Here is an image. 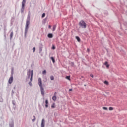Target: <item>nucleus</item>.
<instances>
[{
    "instance_id": "nucleus-1",
    "label": "nucleus",
    "mask_w": 127,
    "mask_h": 127,
    "mask_svg": "<svg viewBox=\"0 0 127 127\" xmlns=\"http://www.w3.org/2000/svg\"><path fill=\"white\" fill-rule=\"evenodd\" d=\"M38 85L40 88L42 96H44V89H43V87H42V81L41 80V78H38Z\"/></svg>"
},
{
    "instance_id": "nucleus-2",
    "label": "nucleus",
    "mask_w": 127,
    "mask_h": 127,
    "mask_svg": "<svg viewBox=\"0 0 127 127\" xmlns=\"http://www.w3.org/2000/svg\"><path fill=\"white\" fill-rule=\"evenodd\" d=\"M79 26L82 27V28H86V27H87V24H86L85 21H84V20H81L79 22Z\"/></svg>"
},
{
    "instance_id": "nucleus-3",
    "label": "nucleus",
    "mask_w": 127,
    "mask_h": 127,
    "mask_svg": "<svg viewBox=\"0 0 127 127\" xmlns=\"http://www.w3.org/2000/svg\"><path fill=\"white\" fill-rule=\"evenodd\" d=\"M29 24H30V21L28 20L26 21V23L25 33H27V31H28V26H29Z\"/></svg>"
},
{
    "instance_id": "nucleus-4",
    "label": "nucleus",
    "mask_w": 127,
    "mask_h": 127,
    "mask_svg": "<svg viewBox=\"0 0 127 127\" xmlns=\"http://www.w3.org/2000/svg\"><path fill=\"white\" fill-rule=\"evenodd\" d=\"M13 82V75H11L10 77L9 78L8 83L9 84H11Z\"/></svg>"
},
{
    "instance_id": "nucleus-5",
    "label": "nucleus",
    "mask_w": 127,
    "mask_h": 127,
    "mask_svg": "<svg viewBox=\"0 0 127 127\" xmlns=\"http://www.w3.org/2000/svg\"><path fill=\"white\" fill-rule=\"evenodd\" d=\"M26 3V0H23L22 2V9H23V10L24 9V6L25 5Z\"/></svg>"
},
{
    "instance_id": "nucleus-6",
    "label": "nucleus",
    "mask_w": 127,
    "mask_h": 127,
    "mask_svg": "<svg viewBox=\"0 0 127 127\" xmlns=\"http://www.w3.org/2000/svg\"><path fill=\"white\" fill-rule=\"evenodd\" d=\"M45 125V121H44V119L42 120L41 124V127H44Z\"/></svg>"
},
{
    "instance_id": "nucleus-7",
    "label": "nucleus",
    "mask_w": 127,
    "mask_h": 127,
    "mask_svg": "<svg viewBox=\"0 0 127 127\" xmlns=\"http://www.w3.org/2000/svg\"><path fill=\"white\" fill-rule=\"evenodd\" d=\"M52 100L53 101H56V100H57V97H56V92L54 93V95L52 97Z\"/></svg>"
},
{
    "instance_id": "nucleus-8",
    "label": "nucleus",
    "mask_w": 127,
    "mask_h": 127,
    "mask_svg": "<svg viewBox=\"0 0 127 127\" xmlns=\"http://www.w3.org/2000/svg\"><path fill=\"white\" fill-rule=\"evenodd\" d=\"M104 64L107 67V68H109V67H110V65L108 64V62H105Z\"/></svg>"
},
{
    "instance_id": "nucleus-9",
    "label": "nucleus",
    "mask_w": 127,
    "mask_h": 127,
    "mask_svg": "<svg viewBox=\"0 0 127 127\" xmlns=\"http://www.w3.org/2000/svg\"><path fill=\"white\" fill-rule=\"evenodd\" d=\"M33 77V70H31V76L30 78L31 82H32V78Z\"/></svg>"
},
{
    "instance_id": "nucleus-10",
    "label": "nucleus",
    "mask_w": 127,
    "mask_h": 127,
    "mask_svg": "<svg viewBox=\"0 0 127 127\" xmlns=\"http://www.w3.org/2000/svg\"><path fill=\"white\" fill-rule=\"evenodd\" d=\"M75 38L76 39H77L78 42H80V41H81V39H80V37H79L78 36H76Z\"/></svg>"
},
{
    "instance_id": "nucleus-11",
    "label": "nucleus",
    "mask_w": 127,
    "mask_h": 127,
    "mask_svg": "<svg viewBox=\"0 0 127 127\" xmlns=\"http://www.w3.org/2000/svg\"><path fill=\"white\" fill-rule=\"evenodd\" d=\"M10 127H14V123H13V121H12L11 122V123H10Z\"/></svg>"
},
{
    "instance_id": "nucleus-12",
    "label": "nucleus",
    "mask_w": 127,
    "mask_h": 127,
    "mask_svg": "<svg viewBox=\"0 0 127 127\" xmlns=\"http://www.w3.org/2000/svg\"><path fill=\"white\" fill-rule=\"evenodd\" d=\"M48 36L49 38H52V37H53V35H52V34H49Z\"/></svg>"
},
{
    "instance_id": "nucleus-13",
    "label": "nucleus",
    "mask_w": 127,
    "mask_h": 127,
    "mask_svg": "<svg viewBox=\"0 0 127 127\" xmlns=\"http://www.w3.org/2000/svg\"><path fill=\"white\" fill-rule=\"evenodd\" d=\"M55 29H56V25H54L53 26V31H55Z\"/></svg>"
},
{
    "instance_id": "nucleus-14",
    "label": "nucleus",
    "mask_w": 127,
    "mask_h": 127,
    "mask_svg": "<svg viewBox=\"0 0 127 127\" xmlns=\"http://www.w3.org/2000/svg\"><path fill=\"white\" fill-rule=\"evenodd\" d=\"M51 59L53 61V63H55V59L53 57H51Z\"/></svg>"
},
{
    "instance_id": "nucleus-15",
    "label": "nucleus",
    "mask_w": 127,
    "mask_h": 127,
    "mask_svg": "<svg viewBox=\"0 0 127 127\" xmlns=\"http://www.w3.org/2000/svg\"><path fill=\"white\" fill-rule=\"evenodd\" d=\"M10 36V39H11V38H12V37L13 36V32H11Z\"/></svg>"
},
{
    "instance_id": "nucleus-16",
    "label": "nucleus",
    "mask_w": 127,
    "mask_h": 127,
    "mask_svg": "<svg viewBox=\"0 0 127 127\" xmlns=\"http://www.w3.org/2000/svg\"><path fill=\"white\" fill-rule=\"evenodd\" d=\"M65 79H67V80H69L70 81L71 79H70V76H67L65 77Z\"/></svg>"
},
{
    "instance_id": "nucleus-17",
    "label": "nucleus",
    "mask_w": 127,
    "mask_h": 127,
    "mask_svg": "<svg viewBox=\"0 0 127 127\" xmlns=\"http://www.w3.org/2000/svg\"><path fill=\"white\" fill-rule=\"evenodd\" d=\"M50 79H51L52 81H53V80H54V76H50Z\"/></svg>"
},
{
    "instance_id": "nucleus-18",
    "label": "nucleus",
    "mask_w": 127,
    "mask_h": 127,
    "mask_svg": "<svg viewBox=\"0 0 127 127\" xmlns=\"http://www.w3.org/2000/svg\"><path fill=\"white\" fill-rule=\"evenodd\" d=\"M51 108H52L53 109H54V108H55V103H53L52 104V105L51 106Z\"/></svg>"
},
{
    "instance_id": "nucleus-19",
    "label": "nucleus",
    "mask_w": 127,
    "mask_h": 127,
    "mask_svg": "<svg viewBox=\"0 0 127 127\" xmlns=\"http://www.w3.org/2000/svg\"><path fill=\"white\" fill-rule=\"evenodd\" d=\"M42 74H43V75H45V74H46V70L43 71Z\"/></svg>"
},
{
    "instance_id": "nucleus-20",
    "label": "nucleus",
    "mask_w": 127,
    "mask_h": 127,
    "mask_svg": "<svg viewBox=\"0 0 127 127\" xmlns=\"http://www.w3.org/2000/svg\"><path fill=\"white\" fill-rule=\"evenodd\" d=\"M109 111H113V110H114V108H113V107H110L109 108Z\"/></svg>"
},
{
    "instance_id": "nucleus-21",
    "label": "nucleus",
    "mask_w": 127,
    "mask_h": 127,
    "mask_svg": "<svg viewBox=\"0 0 127 127\" xmlns=\"http://www.w3.org/2000/svg\"><path fill=\"white\" fill-rule=\"evenodd\" d=\"M104 84H105V85H109V82L107 81H105Z\"/></svg>"
},
{
    "instance_id": "nucleus-22",
    "label": "nucleus",
    "mask_w": 127,
    "mask_h": 127,
    "mask_svg": "<svg viewBox=\"0 0 127 127\" xmlns=\"http://www.w3.org/2000/svg\"><path fill=\"white\" fill-rule=\"evenodd\" d=\"M103 109L105 110V111H107L108 110V108L104 107H103Z\"/></svg>"
},
{
    "instance_id": "nucleus-23",
    "label": "nucleus",
    "mask_w": 127,
    "mask_h": 127,
    "mask_svg": "<svg viewBox=\"0 0 127 127\" xmlns=\"http://www.w3.org/2000/svg\"><path fill=\"white\" fill-rule=\"evenodd\" d=\"M45 17V13H43L42 15V17L43 18V17Z\"/></svg>"
},
{
    "instance_id": "nucleus-24",
    "label": "nucleus",
    "mask_w": 127,
    "mask_h": 127,
    "mask_svg": "<svg viewBox=\"0 0 127 127\" xmlns=\"http://www.w3.org/2000/svg\"><path fill=\"white\" fill-rule=\"evenodd\" d=\"M33 118L34 119H32V122H34L36 120V119H35V116H34Z\"/></svg>"
},
{
    "instance_id": "nucleus-25",
    "label": "nucleus",
    "mask_w": 127,
    "mask_h": 127,
    "mask_svg": "<svg viewBox=\"0 0 127 127\" xmlns=\"http://www.w3.org/2000/svg\"><path fill=\"white\" fill-rule=\"evenodd\" d=\"M86 52H88L89 53V52H90V49L87 48Z\"/></svg>"
},
{
    "instance_id": "nucleus-26",
    "label": "nucleus",
    "mask_w": 127,
    "mask_h": 127,
    "mask_svg": "<svg viewBox=\"0 0 127 127\" xmlns=\"http://www.w3.org/2000/svg\"><path fill=\"white\" fill-rule=\"evenodd\" d=\"M45 103H46V104L48 105V100H46L45 101Z\"/></svg>"
},
{
    "instance_id": "nucleus-27",
    "label": "nucleus",
    "mask_w": 127,
    "mask_h": 127,
    "mask_svg": "<svg viewBox=\"0 0 127 127\" xmlns=\"http://www.w3.org/2000/svg\"><path fill=\"white\" fill-rule=\"evenodd\" d=\"M55 48H56V47H55V46L53 45L52 49L54 50V49H55Z\"/></svg>"
},
{
    "instance_id": "nucleus-28",
    "label": "nucleus",
    "mask_w": 127,
    "mask_h": 127,
    "mask_svg": "<svg viewBox=\"0 0 127 127\" xmlns=\"http://www.w3.org/2000/svg\"><path fill=\"white\" fill-rule=\"evenodd\" d=\"M90 77H92V78H94V75H93L92 74H91Z\"/></svg>"
},
{
    "instance_id": "nucleus-29",
    "label": "nucleus",
    "mask_w": 127,
    "mask_h": 127,
    "mask_svg": "<svg viewBox=\"0 0 127 127\" xmlns=\"http://www.w3.org/2000/svg\"><path fill=\"white\" fill-rule=\"evenodd\" d=\"M33 52H35V47L33 48Z\"/></svg>"
},
{
    "instance_id": "nucleus-30",
    "label": "nucleus",
    "mask_w": 127,
    "mask_h": 127,
    "mask_svg": "<svg viewBox=\"0 0 127 127\" xmlns=\"http://www.w3.org/2000/svg\"><path fill=\"white\" fill-rule=\"evenodd\" d=\"M45 107L46 108H48V104H46Z\"/></svg>"
},
{
    "instance_id": "nucleus-31",
    "label": "nucleus",
    "mask_w": 127,
    "mask_h": 127,
    "mask_svg": "<svg viewBox=\"0 0 127 127\" xmlns=\"http://www.w3.org/2000/svg\"><path fill=\"white\" fill-rule=\"evenodd\" d=\"M31 72L29 71V76H30V74H31Z\"/></svg>"
},
{
    "instance_id": "nucleus-32",
    "label": "nucleus",
    "mask_w": 127,
    "mask_h": 127,
    "mask_svg": "<svg viewBox=\"0 0 127 127\" xmlns=\"http://www.w3.org/2000/svg\"><path fill=\"white\" fill-rule=\"evenodd\" d=\"M31 84H32V83H31V82H29V85H31Z\"/></svg>"
},
{
    "instance_id": "nucleus-33",
    "label": "nucleus",
    "mask_w": 127,
    "mask_h": 127,
    "mask_svg": "<svg viewBox=\"0 0 127 127\" xmlns=\"http://www.w3.org/2000/svg\"><path fill=\"white\" fill-rule=\"evenodd\" d=\"M49 28H51V25H49Z\"/></svg>"
},
{
    "instance_id": "nucleus-34",
    "label": "nucleus",
    "mask_w": 127,
    "mask_h": 127,
    "mask_svg": "<svg viewBox=\"0 0 127 127\" xmlns=\"http://www.w3.org/2000/svg\"><path fill=\"white\" fill-rule=\"evenodd\" d=\"M69 91H72V89H69Z\"/></svg>"
}]
</instances>
